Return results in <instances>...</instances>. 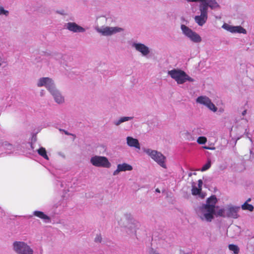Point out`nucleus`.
Masks as SVG:
<instances>
[{
	"label": "nucleus",
	"instance_id": "nucleus-1",
	"mask_svg": "<svg viewBox=\"0 0 254 254\" xmlns=\"http://www.w3.org/2000/svg\"><path fill=\"white\" fill-rule=\"evenodd\" d=\"M217 199L215 195H213L207 198L206 203L202 206L201 208L202 216H200L202 220H206L207 222H211L214 218V215L217 216L225 217L224 209H219L216 213L215 212V204Z\"/></svg>",
	"mask_w": 254,
	"mask_h": 254
},
{
	"label": "nucleus",
	"instance_id": "nucleus-2",
	"mask_svg": "<svg viewBox=\"0 0 254 254\" xmlns=\"http://www.w3.org/2000/svg\"><path fill=\"white\" fill-rule=\"evenodd\" d=\"M38 87L45 86L54 96L56 102L62 103L64 102V98L61 94L55 88L52 79L48 77H43L39 79L37 84Z\"/></svg>",
	"mask_w": 254,
	"mask_h": 254
},
{
	"label": "nucleus",
	"instance_id": "nucleus-3",
	"mask_svg": "<svg viewBox=\"0 0 254 254\" xmlns=\"http://www.w3.org/2000/svg\"><path fill=\"white\" fill-rule=\"evenodd\" d=\"M168 74L174 79L178 84H183L187 80L192 82L194 80L189 76L185 71L179 69H173L168 71Z\"/></svg>",
	"mask_w": 254,
	"mask_h": 254
},
{
	"label": "nucleus",
	"instance_id": "nucleus-4",
	"mask_svg": "<svg viewBox=\"0 0 254 254\" xmlns=\"http://www.w3.org/2000/svg\"><path fill=\"white\" fill-rule=\"evenodd\" d=\"M210 3H200L199 10L200 12L199 15L194 17L195 22L199 26H202L205 23L208 18V8Z\"/></svg>",
	"mask_w": 254,
	"mask_h": 254
},
{
	"label": "nucleus",
	"instance_id": "nucleus-5",
	"mask_svg": "<svg viewBox=\"0 0 254 254\" xmlns=\"http://www.w3.org/2000/svg\"><path fill=\"white\" fill-rule=\"evenodd\" d=\"M144 151L162 167L167 168L165 163L166 157L161 153L149 149H146Z\"/></svg>",
	"mask_w": 254,
	"mask_h": 254
},
{
	"label": "nucleus",
	"instance_id": "nucleus-6",
	"mask_svg": "<svg viewBox=\"0 0 254 254\" xmlns=\"http://www.w3.org/2000/svg\"><path fill=\"white\" fill-rule=\"evenodd\" d=\"M13 249L17 254H33V250L27 244L23 242L13 243Z\"/></svg>",
	"mask_w": 254,
	"mask_h": 254
},
{
	"label": "nucleus",
	"instance_id": "nucleus-7",
	"mask_svg": "<svg viewBox=\"0 0 254 254\" xmlns=\"http://www.w3.org/2000/svg\"><path fill=\"white\" fill-rule=\"evenodd\" d=\"M92 164L96 167L109 168L111 164L107 157L104 156H95L90 159Z\"/></svg>",
	"mask_w": 254,
	"mask_h": 254
},
{
	"label": "nucleus",
	"instance_id": "nucleus-8",
	"mask_svg": "<svg viewBox=\"0 0 254 254\" xmlns=\"http://www.w3.org/2000/svg\"><path fill=\"white\" fill-rule=\"evenodd\" d=\"M181 29L183 33L188 37L191 41L195 43H199L201 41L200 36L186 25L182 24Z\"/></svg>",
	"mask_w": 254,
	"mask_h": 254
},
{
	"label": "nucleus",
	"instance_id": "nucleus-9",
	"mask_svg": "<svg viewBox=\"0 0 254 254\" xmlns=\"http://www.w3.org/2000/svg\"><path fill=\"white\" fill-rule=\"evenodd\" d=\"M196 102L206 106L213 112H216L217 108L211 102V100L205 96H199L196 100Z\"/></svg>",
	"mask_w": 254,
	"mask_h": 254
},
{
	"label": "nucleus",
	"instance_id": "nucleus-10",
	"mask_svg": "<svg viewBox=\"0 0 254 254\" xmlns=\"http://www.w3.org/2000/svg\"><path fill=\"white\" fill-rule=\"evenodd\" d=\"M123 29L119 27H106L105 28L100 29L98 30L100 33H101L103 35L109 36L113 34L123 31Z\"/></svg>",
	"mask_w": 254,
	"mask_h": 254
},
{
	"label": "nucleus",
	"instance_id": "nucleus-11",
	"mask_svg": "<svg viewBox=\"0 0 254 254\" xmlns=\"http://www.w3.org/2000/svg\"><path fill=\"white\" fill-rule=\"evenodd\" d=\"M223 27L231 33H239L246 34L247 31L245 29L241 26H234L229 25L227 24H224Z\"/></svg>",
	"mask_w": 254,
	"mask_h": 254
},
{
	"label": "nucleus",
	"instance_id": "nucleus-12",
	"mask_svg": "<svg viewBox=\"0 0 254 254\" xmlns=\"http://www.w3.org/2000/svg\"><path fill=\"white\" fill-rule=\"evenodd\" d=\"M188 1L196 2L200 1V3H210L209 7L212 9L216 8H219L220 5L216 0H187Z\"/></svg>",
	"mask_w": 254,
	"mask_h": 254
},
{
	"label": "nucleus",
	"instance_id": "nucleus-13",
	"mask_svg": "<svg viewBox=\"0 0 254 254\" xmlns=\"http://www.w3.org/2000/svg\"><path fill=\"white\" fill-rule=\"evenodd\" d=\"M67 28L72 32H84V29L82 27L78 26L75 23H68L67 24Z\"/></svg>",
	"mask_w": 254,
	"mask_h": 254
},
{
	"label": "nucleus",
	"instance_id": "nucleus-14",
	"mask_svg": "<svg viewBox=\"0 0 254 254\" xmlns=\"http://www.w3.org/2000/svg\"><path fill=\"white\" fill-rule=\"evenodd\" d=\"M134 46L136 50L141 53L144 56L147 55L149 52L148 47L144 44H134Z\"/></svg>",
	"mask_w": 254,
	"mask_h": 254
},
{
	"label": "nucleus",
	"instance_id": "nucleus-15",
	"mask_svg": "<svg viewBox=\"0 0 254 254\" xmlns=\"http://www.w3.org/2000/svg\"><path fill=\"white\" fill-rule=\"evenodd\" d=\"M127 144L130 147H134L136 148L140 149L139 143L137 139L128 136L127 138Z\"/></svg>",
	"mask_w": 254,
	"mask_h": 254
},
{
	"label": "nucleus",
	"instance_id": "nucleus-16",
	"mask_svg": "<svg viewBox=\"0 0 254 254\" xmlns=\"http://www.w3.org/2000/svg\"><path fill=\"white\" fill-rule=\"evenodd\" d=\"M238 207H230L227 210V216L228 217L237 218Z\"/></svg>",
	"mask_w": 254,
	"mask_h": 254
},
{
	"label": "nucleus",
	"instance_id": "nucleus-17",
	"mask_svg": "<svg viewBox=\"0 0 254 254\" xmlns=\"http://www.w3.org/2000/svg\"><path fill=\"white\" fill-rule=\"evenodd\" d=\"M121 172L126 171H131L132 170V167L126 163L118 165Z\"/></svg>",
	"mask_w": 254,
	"mask_h": 254
},
{
	"label": "nucleus",
	"instance_id": "nucleus-18",
	"mask_svg": "<svg viewBox=\"0 0 254 254\" xmlns=\"http://www.w3.org/2000/svg\"><path fill=\"white\" fill-rule=\"evenodd\" d=\"M34 214L35 216H36L41 219H42L44 220H46V219L49 220H50V217L49 216H48L47 215H46V214H45L42 211H35L34 212Z\"/></svg>",
	"mask_w": 254,
	"mask_h": 254
},
{
	"label": "nucleus",
	"instance_id": "nucleus-19",
	"mask_svg": "<svg viewBox=\"0 0 254 254\" xmlns=\"http://www.w3.org/2000/svg\"><path fill=\"white\" fill-rule=\"evenodd\" d=\"M229 249L233 251L234 254H238L240 252V249L238 246L234 244H230L228 246Z\"/></svg>",
	"mask_w": 254,
	"mask_h": 254
},
{
	"label": "nucleus",
	"instance_id": "nucleus-20",
	"mask_svg": "<svg viewBox=\"0 0 254 254\" xmlns=\"http://www.w3.org/2000/svg\"><path fill=\"white\" fill-rule=\"evenodd\" d=\"M38 152L40 155L47 160H49V157L47 155L46 150L45 148L41 147L38 150Z\"/></svg>",
	"mask_w": 254,
	"mask_h": 254
},
{
	"label": "nucleus",
	"instance_id": "nucleus-21",
	"mask_svg": "<svg viewBox=\"0 0 254 254\" xmlns=\"http://www.w3.org/2000/svg\"><path fill=\"white\" fill-rule=\"evenodd\" d=\"M242 208L243 210H248L252 211L254 209V207L252 204H248L247 201H246L242 205Z\"/></svg>",
	"mask_w": 254,
	"mask_h": 254
},
{
	"label": "nucleus",
	"instance_id": "nucleus-22",
	"mask_svg": "<svg viewBox=\"0 0 254 254\" xmlns=\"http://www.w3.org/2000/svg\"><path fill=\"white\" fill-rule=\"evenodd\" d=\"M133 118L132 117H122L120 118V119L117 122H116L115 124L116 125V126H119L120 124L124 122H126V121H127L129 120H131Z\"/></svg>",
	"mask_w": 254,
	"mask_h": 254
},
{
	"label": "nucleus",
	"instance_id": "nucleus-23",
	"mask_svg": "<svg viewBox=\"0 0 254 254\" xmlns=\"http://www.w3.org/2000/svg\"><path fill=\"white\" fill-rule=\"evenodd\" d=\"M201 190V188L200 189V188H197L195 186H193L192 190H191L192 194L193 195L198 194L200 193Z\"/></svg>",
	"mask_w": 254,
	"mask_h": 254
},
{
	"label": "nucleus",
	"instance_id": "nucleus-24",
	"mask_svg": "<svg viewBox=\"0 0 254 254\" xmlns=\"http://www.w3.org/2000/svg\"><path fill=\"white\" fill-rule=\"evenodd\" d=\"M207 141V138L204 136H200L197 139V142L199 144H204Z\"/></svg>",
	"mask_w": 254,
	"mask_h": 254
},
{
	"label": "nucleus",
	"instance_id": "nucleus-25",
	"mask_svg": "<svg viewBox=\"0 0 254 254\" xmlns=\"http://www.w3.org/2000/svg\"><path fill=\"white\" fill-rule=\"evenodd\" d=\"M211 166V160H208L207 162L201 169V171H205L208 170Z\"/></svg>",
	"mask_w": 254,
	"mask_h": 254
},
{
	"label": "nucleus",
	"instance_id": "nucleus-26",
	"mask_svg": "<svg viewBox=\"0 0 254 254\" xmlns=\"http://www.w3.org/2000/svg\"><path fill=\"white\" fill-rule=\"evenodd\" d=\"M4 14L7 15L8 14V11L4 10L2 6H0V15Z\"/></svg>",
	"mask_w": 254,
	"mask_h": 254
},
{
	"label": "nucleus",
	"instance_id": "nucleus-27",
	"mask_svg": "<svg viewBox=\"0 0 254 254\" xmlns=\"http://www.w3.org/2000/svg\"><path fill=\"white\" fill-rule=\"evenodd\" d=\"M121 171L118 166H117V169L114 172L113 175L114 176L118 175Z\"/></svg>",
	"mask_w": 254,
	"mask_h": 254
},
{
	"label": "nucleus",
	"instance_id": "nucleus-28",
	"mask_svg": "<svg viewBox=\"0 0 254 254\" xmlns=\"http://www.w3.org/2000/svg\"><path fill=\"white\" fill-rule=\"evenodd\" d=\"M101 240H102V238H101V236H97L95 238V241L96 242H101Z\"/></svg>",
	"mask_w": 254,
	"mask_h": 254
},
{
	"label": "nucleus",
	"instance_id": "nucleus-29",
	"mask_svg": "<svg viewBox=\"0 0 254 254\" xmlns=\"http://www.w3.org/2000/svg\"><path fill=\"white\" fill-rule=\"evenodd\" d=\"M203 182L201 180H199L198 181V188H201L202 189V185Z\"/></svg>",
	"mask_w": 254,
	"mask_h": 254
},
{
	"label": "nucleus",
	"instance_id": "nucleus-30",
	"mask_svg": "<svg viewBox=\"0 0 254 254\" xmlns=\"http://www.w3.org/2000/svg\"><path fill=\"white\" fill-rule=\"evenodd\" d=\"M247 113V110H245L242 112V115L245 116Z\"/></svg>",
	"mask_w": 254,
	"mask_h": 254
},
{
	"label": "nucleus",
	"instance_id": "nucleus-31",
	"mask_svg": "<svg viewBox=\"0 0 254 254\" xmlns=\"http://www.w3.org/2000/svg\"><path fill=\"white\" fill-rule=\"evenodd\" d=\"M65 133L67 135L69 134V133H68L67 131H65Z\"/></svg>",
	"mask_w": 254,
	"mask_h": 254
},
{
	"label": "nucleus",
	"instance_id": "nucleus-32",
	"mask_svg": "<svg viewBox=\"0 0 254 254\" xmlns=\"http://www.w3.org/2000/svg\"><path fill=\"white\" fill-rule=\"evenodd\" d=\"M156 190V191L160 192V191H159V190H158V189H157Z\"/></svg>",
	"mask_w": 254,
	"mask_h": 254
},
{
	"label": "nucleus",
	"instance_id": "nucleus-33",
	"mask_svg": "<svg viewBox=\"0 0 254 254\" xmlns=\"http://www.w3.org/2000/svg\"><path fill=\"white\" fill-rule=\"evenodd\" d=\"M204 148H206V149H209V147H204Z\"/></svg>",
	"mask_w": 254,
	"mask_h": 254
},
{
	"label": "nucleus",
	"instance_id": "nucleus-34",
	"mask_svg": "<svg viewBox=\"0 0 254 254\" xmlns=\"http://www.w3.org/2000/svg\"><path fill=\"white\" fill-rule=\"evenodd\" d=\"M251 200V199L249 198V199H248L247 201H250Z\"/></svg>",
	"mask_w": 254,
	"mask_h": 254
}]
</instances>
